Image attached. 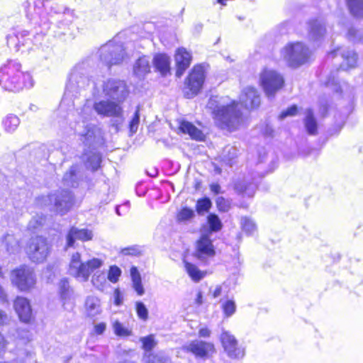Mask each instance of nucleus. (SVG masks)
<instances>
[{"label": "nucleus", "mask_w": 363, "mask_h": 363, "mask_svg": "<svg viewBox=\"0 0 363 363\" xmlns=\"http://www.w3.org/2000/svg\"><path fill=\"white\" fill-rule=\"evenodd\" d=\"M34 11L44 32L50 29L51 25L66 30L74 19L73 10L52 0H35Z\"/></svg>", "instance_id": "f257e3e1"}, {"label": "nucleus", "mask_w": 363, "mask_h": 363, "mask_svg": "<svg viewBox=\"0 0 363 363\" xmlns=\"http://www.w3.org/2000/svg\"><path fill=\"white\" fill-rule=\"evenodd\" d=\"M207 107L211 110L216 125L220 129L233 131L242 123V116L238 104L227 96H211Z\"/></svg>", "instance_id": "f03ea898"}, {"label": "nucleus", "mask_w": 363, "mask_h": 363, "mask_svg": "<svg viewBox=\"0 0 363 363\" xmlns=\"http://www.w3.org/2000/svg\"><path fill=\"white\" fill-rule=\"evenodd\" d=\"M89 67L90 60H86L78 63L72 69L60 105L61 109L67 106L71 111L72 108H75L74 100L77 99L81 91L89 85Z\"/></svg>", "instance_id": "7ed1b4c3"}, {"label": "nucleus", "mask_w": 363, "mask_h": 363, "mask_svg": "<svg viewBox=\"0 0 363 363\" xmlns=\"http://www.w3.org/2000/svg\"><path fill=\"white\" fill-rule=\"evenodd\" d=\"M0 86L6 91H19L33 86L31 76L21 71V65L16 60H9L0 68Z\"/></svg>", "instance_id": "20e7f679"}, {"label": "nucleus", "mask_w": 363, "mask_h": 363, "mask_svg": "<svg viewBox=\"0 0 363 363\" xmlns=\"http://www.w3.org/2000/svg\"><path fill=\"white\" fill-rule=\"evenodd\" d=\"M104 264V260L99 258L83 261L81 255L75 252L72 255L69 264L68 273L81 282L87 281L91 273L100 269Z\"/></svg>", "instance_id": "39448f33"}, {"label": "nucleus", "mask_w": 363, "mask_h": 363, "mask_svg": "<svg viewBox=\"0 0 363 363\" xmlns=\"http://www.w3.org/2000/svg\"><path fill=\"white\" fill-rule=\"evenodd\" d=\"M122 104L121 102L108 99L95 102L92 107L101 117L111 118L112 126L118 131L125 120Z\"/></svg>", "instance_id": "423d86ee"}, {"label": "nucleus", "mask_w": 363, "mask_h": 363, "mask_svg": "<svg viewBox=\"0 0 363 363\" xmlns=\"http://www.w3.org/2000/svg\"><path fill=\"white\" fill-rule=\"evenodd\" d=\"M101 62L109 70L111 66L121 64L129 57L126 54L123 45L117 43L113 38L101 46L97 52Z\"/></svg>", "instance_id": "0eeeda50"}, {"label": "nucleus", "mask_w": 363, "mask_h": 363, "mask_svg": "<svg viewBox=\"0 0 363 363\" xmlns=\"http://www.w3.org/2000/svg\"><path fill=\"white\" fill-rule=\"evenodd\" d=\"M74 197L69 190L62 189L51 193L48 196L38 198V204L49 206L57 213L64 215L72 208Z\"/></svg>", "instance_id": "6e6552de"}, {"label": "nucleus", "mask_w": 363, "mask_h": 363, "mask_svg": "<svg viewBox=\"0 0 363 363\" xmlns=\"http://www.w3.org/2000/svg\"><path fill=\"white\" fill-rule=\"evenodd\" d=\"M284 60L293 68H297L308 62L311 57L309 48L301 42L288 43L281 52Z\"/></svg>", "instance_id": "1a4fd4ad"}, {"label": "nucleus", "mask_w": 363, "mask_h": 363, "mask_svg": "<svg viewBox=\"0 0 363 363\" xmlns=\"http://www.w3.org/2000/svg\"><path fill=\"white\" fill-rule=\"evenodd\" d=\"M11 281L19 291L28 292L35 287L37 277L31 267L23 264L11 271Z\"/></svg>", "instance_id": "9d476101"}, {"label": "nucleus", "mask_w": 363, "mask_h": 363, "mask_svg": "<svg viewBox=\"0 0 363 363\" xmlns=\"http://www.w3.org/2000/svg\"><path fill=\"white\" fill-rule=\"evenodd\" d=\"M75 131L86 146L94 147L104 143L102 130L94 124L84 121L79 122L75 126Z\"/></svg>", "instance_id": "9b49d317"}, {"label": "nucleus", "mask_w": 363, "mask_h": 363, "mask_svg": "<svg viewBox=\"0 0 363 363\" xmlns=\"http://www.w3.org/2000/svg\"><path fill=\"white\" fill-rule=\"evenodd\" d=\"M51 245L42 236L32 238L27 248V254L33 262H44L50 252Z\"/></svg>", "instance_id": "f8f14e48"}, {"label": "nucleus", "mask_w": 363, "mask_h": 363, "mask_svg": "<svg viewBox=\"0 0 363 363\" xmlns=\"http://www.w3.org/2000/svg\"><path fill=\"white\" fill-rule=\"evenodd\" d=\"M205 78L203 67L201 65L194 66L184 83L185 96L191 99L198 94L203 87Z\"/></svg>", "instance_id": "ddd939ff"}, {"label": "nucleus", "mask_w": 363, "mask_h": 363, "mask_svg": "<svg viewBox=\"0 0 363 363\" xmlns=\"http://www.w3.org/2000/svg\"><path fill=\"white\" fill-rule=\"evenodd\" d=\"M103 94L111 100L123 103L127 98L129 91L124 81L116 79H108L102 86Z\"/></svg>", "instance_id": "4468645a"}, {"label": "nucleus", "mask_w": 363, "mask_h": 363, "mask_svg": "<svg viewBox=\"0 0 363 363\" xmlns=\"http://www.w3.org/2000/svg\"><path fill=\"white\" fill-rule=\"evenodd\" d=\"M262 86L268 97L274 96L275 93L284 85L283 77L277 72L265 69L260 77Z\"/></svg>", "instance_id": "2eb2a0df"}, {"label": "nucleus", "mask_w": 363, "mask_h": 363, "mask_svg": "<svg viewBox=\"0 0 363 363\" xmlns=\"http://www.w3.org/2000/svg\"><path fill=\"white\" fill-rule=\"evenodd\" d=\"M29 35V32L26 30L13 31L6 36L7 45L15 52L21 51L23 53L29 51L33 44Z\"/></svg>", "instance_id": "dca6fc26"}, {"label": "nucleus", "mask_w": 363, "mask_h": 363, "mask_svg": "<svg viewBox=\"0 0 363 363\" xmlns=\"http://www.w3.org/2000/svg\"><path fill=\"white\" fill-rule=\"evenodd\" d=\"M216 254L214 246L212 243L209 233H201L199 240L196 242L195 256L202 262H206Z\"/></svg>", "instance_id": "f3484780"}, {"label": "nucleus", "mask_w": 363, "mask_h": 363, "mask_svg": "<svg viewBox=\"0 0 363 363\" xmlns=\"http://www.w3.org/2000/svg\"><path fill=\"white\" fill-rule=\"evenodd\" d=\"M220 341L225 351L230 358H242L244 354L243 349L238 347L235 337L228 331H223L220 335Z\"/></svg>", "instance_id": "a211bd4d"}, {"label": "nucleus", "mask_w": 363, "mask_h": 363, "mask_svg": "<svg viewBox=\"0 0 363 363\" xmlns=\"http://www.w3.org/2000/svg\"><path fill=\"white\" fill-rule=\"evenodd\" d=\"M184 348L192 353L196 358L206 359L210 354L214 352V345L211 342H207L199 340H195L184 346Z\"/></svg>", "instance_id": "6ab92c4d"}, {"label": "nucleus", "mask_w": 363, "mask_h": 363, "mask_svg": "<svg viewBox=\"0 0 363 363\" xmlns=\"http://www.w3.org/2000/svg\"><path fill=\"white\" fill-rule=\"evenodd\" d=\"M174 60L177 66L176 76L181 77L191 65L192 60L191 54L185 48H180L176 51Z\"/></svg>", "instance_id": "aec40b11"}, {"label": "nucleus", "mask_w": 363, "mask_h": 363, "mask_svg": "<svg viewBox=\"0 0 363 363\" xmlns=\"http://www.w3.org/2000/svg\"><path fill=\"white\" fill-rule=\"evenodd\" d=\"M240 104L247 109H253L259 106L260 97L257 91L251 86L245 88L240 96Z\"/></svg>", "instance_id": "412c9836"}, {"label": "nucleus", "mask_w": 363, "mask_h": 363, "mask_svg": "<svg viewBox=\"0 0 363 363\" xmlns=\"http://www.w3.org/2000/svg\"><path fill=\"white\" fill-rule=\"evenodd\" d=\"M13 307L22 322L29 323L31 320L33 313L30 301L27 298L18 296L14 301Z\"/></svg>", "instance_id": "4be33fe9"}, {"label": "nucleus", "mask_w": 363, "mask_h": 363, "mask_svg": "<svg viewBox=\"0 0 363 363\" xmlns=\"http://www.w3.org/2000/svg\"><path fill=\"white\" fill-rule=\"evenodd\" d=\"M93 238V233L88 229H79L72 227L67 235V247H73L76 240L82 242L91 240Z\"/></svg>", "instance_id": "5701e85b"}, {"label": "nucleus", "mask_w": 363, "mask_h": 363, "mask_svg": "<svg viewBox=\"0 0 363 363\" xmlns=\"http://www.w3.org/2000/svg\"><path fill=\"white\" fill-rule=\"evenodd\" d=\"M82 177L83 175L79 165L74 164L65 174L62 182L65 186L77 187L79 182L82 179Z\"/></svg>", "instance_id": "b1692460"}, {"label": "nucleus", "mask_w": 363, "mask_h": 363, "mask_svg": "<svg viewBox=\"0 0 363 363\" xmlns=\"http://www.w3.org/2000/svg\"><path fill=\"white\" fill-rule=\"evenodd\" d=\"M325 24L322 21L315 19L308 23V37L311 40L317 41L325 33Z\"/></svg>", "instance_id": "393cba45"}, {"label": "nucleus", "mask_w": 363, "mask_h": 363, "mask_svg": "<svg viewBox=\"0 0 363 363\" xmlns=\"http://www.w3.org/2000/svg\"><path fill=\"white\" fill-rule=\"evenodd\" d=\"M153 65L155 69L162 75H166L170 72V58L166 54H157L153 58Z\"/></svg>", "instance_id": "a878e982"}, {"label": "nucleus", "mask_w": 363, "mask_h": 363, "mask_svg": "<svg viewBox=\"0 0 363 363\" xmlns=\"http://www.w3.org/2000/svg\"><path fill=\"white\" fill-rule=\"evenodd\" d=\"M257 182H250L248 180L244 179L235 184V190L240 194L247 197H252L257 189Z\"/></svg>", "instance_id": "bb28decb"}, {"label": "nucleus", "mask_w": 363, "mask_h": 363, "mask_svg": "<svg viewBox=\"0 0 363 363\" xmlns=\"http://www.w3.org/2000/svg\"><path fill=\"white\" fill-rule=\"evenodd\" d=\"M58 294L64 305L74 298V289L67 278H63L59 281Z\"/></svg>", "instance_id": "cd10ccee"}, {"label": "nucleus", "mask_w": 363, "mask_h": 363, "mask_svg": "<svg viewBox=\"0 0 363 363\" xmlns=\"http://www.w3.org/2000/svg\"><path fill=\"white\" fill-rule=\"evenodd\" d=\"M179 129L182 133L189 135L193 140L202 141L205 138V135L203 132L190 122L182 121L179 125Z\"/></svg>", "instance_id": "c85d7f7f"}, {"label": "nucleus", "mask_w": 363, "mask_h": 363, "mask_svg": "<svg viewBox=\"0 0 363 363\" xmlns=\"http://www.w3.org/2000/svg\"><path fill=\"white\" fill-rule=\"evenodd\" d=\"M150 57L143 56L137 60L133 66V72L139 78L144 77L150 72Z\"/></svg>", "instance_id": "c756f323"}, {"label": "nucleus", "mask_w": 363, "mask_h": 363, "mask_svg": "<svg viewBox=\"0 0 363 363\" xmlns=\"http://www.w3.org/2000/svg\"><path fill=\"white\" fill-rule=\"evenodd\" d=\"M208 226L203 227L201 233H209L211 237L213 233L218 232L223 227V223L218 216L214 213H210L207 217Z\"/></svg>", "instance_id": "7c9ffc66"}, {"label": "nucleus", "mask_w": 363, "mask_h": 363, "mask_svg": "<svg viewBox=\"0 0 363 363\" xmlns=\"http://www.w3.org/2000/svg\"><path fill=\"white\" fill-rule=\"evenodd\" d=\"M306 116L303 119V123L308 134L315 135L318 133V123L314 117L313 112L311 109L308 108L306 111Z\"/></svg>", "instance_id": "2f4dec72"}, {"label": "nucleus", "mask_w": 363, "mask_h": 363, "mask_svg": "<svg viewBox=\"0 0 363 363\" xmlns=\"http://www.w3.org/2000/svg\"><path fill=\"white\" fill-rule=\"evenodd\" d=\"M6 250L10 255H15L20 252L19 240L13 235L6 234L2 241Z\"/></svg>", "instance_id": "473e14b6"}, {"label": "nucleus", "mask_w": 363, "mask_h": 363, "mask_svg": "<svg viewBox=\"0 0 363 363\" xmlns=\"http://www.w3.org/2000/svg\"><path fill=\"white\" fill-rule=\"evenodd\" d=\"M132 286L138 296H143L145 294V289L142 284L140 274L136 267H132L130 270Z\"/></svg>", "instance_id": "72a5a7b5"}, {"label": "nucleus", "mask_w": 363, "mask_h": 363, "mask_svg": "<svg viewBox=\"0 0 363 363\" xmlns=\"http://www.w3.org/2000/svg\"><path fill=\"white\" fill-rule=\"evenodd\" d=\"M238 155V150L231 145L225 146L221 153V160L229 166H232L235 162V159Z\"/></svg>", "instance_id": "f704fd0d"}, {"label": "nucleus", "mask_w": 363, "mask_h": 363, "mask_svg": "<svg viewBox=\"0 0 363 363\" xmlns=\"http://www.w3.org/2000/svg\"><path fill=\"white\" fill-rule=\"evenodd\" d=\"M85 307L89 316L94 317L101 312L100 300L96 296H88Z\"/></svg>", "instance_id": "c9c22d12"}, {"label": "nucleus", "mask_w": 363, "mask_h": 363, "mask_svg": "<svg viewBox=\"0 0 363 363\" xmlns=\"http://www.w3.org/2000/svg\"><path fill=\"white\" fill-rule=\"evenodd\" d=\"M91 283L98 290L104 291L108 285L106 273L100 271L95 272L92 276Z\"/></svg>", "instance_id": "e433bc0d"}, {"label": "nucleus", "mask_w": 363, "mask_h": 363, "mask_svg": "<svg viewBox=\"0 0 363 363\" xmlns=\"http://www.w3.org/2000/svg\"><path fill=\"white\" fill-rule=\"evenodd\" d=\"M346 3L354 16L363 18V0H346Z\"/></svg>", "instance_id": "4c0bfd02"}, {"label": "nucleus", "mask_w": 363, "mask_h": 363, "mask_svg": "<svg viewBox=\"0 0 363 363\" xmlns=\"http://www.w3.org/2000/svg\"><path fill=\"white\" fill-rule=\"evenodd\" d=\"M20 124V119L15 115L10 114L3 120V125L6 132L12 133Z\"/></svg>", "instance_id": "58836bf2"}, {"label": "nucleus", "mask_w": 363, "mask_h": 363, "mask_svg": "<svg viewBox=\"0 0 363 363\" xmlns=\"http://www.w3.org/2000/svg\"><path fill=\"white\" fill-rule=\"evenodd\" d=\"M184 262L185 269L192 280L194 281H199L203 277V273L200 271L196 265L186 261H184Z\"/></svg>", "instance_id": "ea45409f"}, {"label": "nucleus", "mask_w": 363, "mask_h": 363, "mask_svg": "<svg viewBox=\"0 0 363 363\" xmlns=\"http://www.w3.org/2000/svg\"><path fill=\"white\" fill-rule=\"evenodd\" d=\"M240 225L242 231L247 235H253L257 231L255 223L248 217H242L240 219Z\"/></svg>", "instance_id": "a19ab883"}, {"label": "nucleus", "mask_w": 363, "mask_h": 363, "mask_svg": "<svg viewBox=\"0 0 363 363\" xmlns=\"http://www.w3.org/2000/svg\"><path fill=\"white\" fill-rule=\"evenodd\" d=\"M101 156L98 152H91L86 160V166L92 171H96L100 166Z\"/></svg>", "instance_id": "79ce46f5"}, {"label": "nucleus", "mask_w": 363, "mask_h": 363, "mask_svg": "<svg viewBox=\"0 0 363 363\" xmlns=\"http://www.w3.org/2000/svg\"><path fill=\"white\" fill-rule=\"evenodd\" d=\"M166 361L167 357L162 352L145 353L143 358V363H164Z\"/></svg>", "instance_id": "37998d69"}, {"label": "nucleus", "mask_w": 363, "mask_h": 363, "mask_svg": "<svg viewBox=\"0 0 363 363\" xmlns=\"http://www.w3.org/2000/svg\"><path fill=\"white\" fill-rule=\"evenodd\" d=\"M342 57L347 64L348 68L355 67L357 61V55L353 50H344L341 52Z\"/></svg>", "instance_id": "c03bdc74"}, {"label": "nucleus", "mask_w": 363, "mask_h": 363, "mask_svg": "<svg viewBox=\"0 0 363 363\" xmlns=\"http://www.w3.org/2000/svg\"><path fill=\"white\" fill-rule=\"evenodd\" d=\"M195 216L194 211L187 207L182 208L177 215L178 222H186L191 220Z\"/></svg>", "instance_id": "a18cd8bd"}, {"label": "nucleus", "mask_w": 363, "mask_h": 363, "mask_svg": "<svg viewBox=\"0 0 363 363\" xmlns=\"http://www.w3.org/2000/svg\"><path fill=\"white\" fill-rule=\"evenodd\" d=\"M211 205L212 203L209 198L205 197L199 199L196 206V211L199 215H203L209 211Z\"/></svg>", "instance_id": "49530a36"}, {"label": "nucleus", "mask_w": 363, "mask_h": 363, "mask_svg": "<svg viewBox=\"0 0 363 363\" xmlns=\"http://www.w3.org/2000/svg\"><path fill=\"white\" fill-rule=\"evenodd\" d=\"M113 328L115 334L118 336H128L130 335V331L118 320L113 322Z\"/></svg>", "instance_id": "de8ad7c7"}, {"label": "nucleus", "mask_w": 363, "mask_h": 363, "mask_svg": "<svg viewBox=\"0 0 363 363\" xmlns=\"http://www.w3.org/2000/svg\"><path fill=\"white\" fill-rule=\"evenodd\" d=\"M140 340L143 343V348L145 351V353H152V350L156 345L153 336L148 335L147 337H142Z\"/></svg>", "instance_id": "09e8293b"}, {"label": "nucleus", "mask_w": 363, "mask_h": 363, "mask_svg": "<svg viewBox=\"0 0 363 363\" xmlns=\"http://www.w3.org/2000/svg\"><path fill=\"white\" fill-rule=\"evenodd\" d=\"M140 110L139 106L137 107L136 111L134 113L133 118H131L129 123V129L131 134H134L137 132L138 125L140 123Z\"/></svg>", "instance_id": "8fccbe9b"}, {"label": "nucleus", "mask_w": 363, "mask_h": 363, "mask_svg": "<svg viewBox=\"0 0 363 363\" xmlns=\"http://www.w3.org/2000/svg\"><path fill=\"white\" fill-rule=\"evenodd\" d=\"M121 275V269L116 266H111L108 270L107 279L112 283H116Z\"/></svg>", "instance_id": "3c124183"}, {"label": "nucleus", "mask_w": 363, "mask_h": 363, "mask_svg": "<svg viewBox=\"0 0 363 363\" xmlns=\"http://www.w3.org/2000/svg\"><path fill=\"white\" fill-rule=\"evenodd\" d=\"M136 313L139 318L145 321L148 318V310L145 305L141 302L138 301L135 303Z\"/></svg>", "instance_id": "603ef678"}, {"label": "nucleus", "mask_w": 363, "mask_h": 363, "mask_svg": "<svg viewBox=\"0 0 363 363\" xmlns=\"http://www.w3.org/2000/svg\"><path fill=\"white\" fill-rule=\"evenodd\" d=\"M216 203L220 212H228L230 208V201L223 196H218L216 200Z\"/></svg>", "instance_id": "864d4df0"}, {"label": "nucleus", "mask_w": 363, "mask_h": 363, "mask_svg": "<svg viewBox=\"0 0 363 363\" xmlns=\"http://www.w3.org/2000/svg\"><path fill=\"white\" fill-rule=\"evenodd\" d=\"M222 308L225 316L230 317L235 313L236 305L232 300H228L222 305Z\"/></svg>", "instance_id": "5fc2aeb1"}, {"label": "nucleus", "mask_w": 363, "mask_h": 363, "mask_svg": "<svg viewBox=\"0 0 363 363\" xmlns=\"http://www.w3.org/2000/svg\"><path fill=\"white\" fill-rule=\"evenodd\" d=\"M45 218L43 216H34L28 223V228L30 230H35L38 227L43 225L45 223Z\"/></svg>", "instance_id": "6e6d98bb"}, {"label": "nucleus", "mask_w": 363, "mask_h": 363, "mask_svg": "<svg viewBox=\"0 0 363 363\" xmlns=\"http://www.w3.org/2000/svg\"><path fill=\"white\" fill-rule=\"evenodd\" d=\"M347 38L350 40L356 43L363 40L362 34L359 30L354 28H350L347 32Z\"/></svg>", "instance_id": "4d7b16f0"}, {"label": "nucleus", "mask_w": 363, "mask_h": 363, "mask_svg": "<svg viewBox=\"0 0 363 363\" xmlns=\"http://www.w3.org/2000/svg\"><path fill=\"white\" fill-rule=\"evenodd\" d=\"M297 106L294 105V106H291V107L288 108L286 111H283L281 114H280V118L281 119H284L287 116H295L297 113Z\"/></svg>", "instance_id": "13d9d810"}, {"label": "nucleus", "mask_w": 363, "mask_h": 363, "mask_svg": "<svg viewBox=\"0 0 363 363\" xmlns=\"http://www.w3.org/2000/svg\"><path fill=\"white\" fill-rule=\"evenodd\" d=\"M91 112H92L91 106L90 105H88L87 104H86L82 108L80 114L82 115V117L84 119H88L90 117Z\"/></svg>", "instance_id": "bf43d9fd"}, {"label": "nucleus", "mask_w": 363, "mask_h": 363, "mask_svg": "<svg viewBox=\"0 0 363 363\" xmlns=\"http://www.w3.org/2000/svg\"><path fill=\"white\" fill-rule=\"evenodd\" d=\"M122 253L124 255L137 256L140 254V250L137 247H126V248L123 249Z\"/></svg>", "instance_id": "052dcab7"}, {"label": "nucleus", "mask_w": 363, "mask_h": 363, "mask_svg": "<svg viewBox=\"0 0 363 363\" xmlns=\"http://www.w3.org/2000/svg\"><path fill=\"white\" fill-rule=\"evenodd\" d=\"M106 328V325L105 323H100L94 325V333L96 335H101L104 333Z\"/></svg>", "instance_id": "680f3d73"}, {"label": "nucleus", "mask_w": 363, "mask_h": 363, "mask_svg": "<svg viewBox=\"0 0 363 363\" xmlns=\"http://www.w3.org/2000/svg\"><path fill=\"white\" fill-rule=\"evenodd\" d=\"M8 302L7 294L5 289L0 284V303H4Z\"/></svg>", "instance_id": "e2e57ef3"}, {"label": "nucleus", "mask_w": 363, "mask_h": 363, "mask_svg": "<svg viewBox=\"0 0 363 363\" xmlns=\"http://www.w3.org/2000/svg\"><path fill=\"white\" fill-rule=\"evenodd\" d=\"M210 189L215 194H218L220 193H222L221 187H220V184L218 183H213V184H210Z\"/></svg>", "instance_id": "0e129e2a"}, {"label": "nucleus", "mask_w": 363, "mask_h": 363, "mask_svg": "<svg viewBox=\"0 0 363 363\" xmlns=\"http://www.w3.org/2000/svg\"><path fill=\"white\" fill-rule=\"evenodd\" d=\"M211 335V330L207 328H202L199 330V335L202 337H208Z\"/></svg>", "instance_id": "69168bd1"}, {"label": "nucleus", "mask_w": 363, "mask_h": 363, "mask_svg": "<svg viewBox=\"0 0 363 363\" xmlns=\"http://www.w3.org/2000/svg\"><path fill=\"white\" fill-rule=\"evenodd\" d=\"M23 8H24V9L26 11L27 17L30 18L31 19L34 18L33 15L31 13H30L29 11H28V9L30 7V3L28 1H26L23 2Z\"/></svg>", "instance_id": "338daca9"}, {"label": "nucleus", "mask_w": 363, "mask_h": 363, "mask_svg": "<svg viewBox=\"0 0 363 363\" xmlns=\"http://www.w3.org/2000/svg\"><path fill=\"white\" fill-rule=\"evenodd\" d=\"M8 320L7 314L0 309V325H4Z\"/></svg>", "instance_id": "774afa93"}]
</instances>
